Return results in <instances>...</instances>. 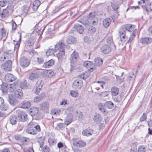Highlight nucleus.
<instances>
[{"mask_svg":"<svg viewBox=\"0 0 152 152\" xmlns=\"http://www.w3.org/2000/svg\"><path fill=\"white\" fill-rule=\"evenodd\" d=\"M135 39V37L130 36V37L129 38V39L128 40L126 44H131L132 42Z\"/></svg>","mask_w":152,"mask_h":152,"instance_id":"57","label":"nucleus"},{"mask_svg":"<svg viewBox=\"0 0 152 152\" xmlns=\"http://www.w3.org/2000/svg\"><path fill=\"white\" fill-rule=\"evenodd\" d=\"M15 97L19 99H22L23 96V93L20 89H17L14 92Z\"/></svg>","mask_w":152,"mask_h":152,"instance_id":"11","label":"nucleus"},{"mask_svg":"<svg viewBox=\"0 0 152 152\" xmlns=\"http://www.w3.org/2000/svg\"><path fill=\"white\" fill-rule=\"evenodd\" d=\"M55 53V50L53 49H48L46 53V55L47 56L52 55Z\"/></svg>","mask_w":152,"mask_h":152,"instance_id":"35","label":"nucleus"},{"mask_svg":"<svg viewBox=\"0 0 152 152\" xmlns=\"http://www.w3.org/2000/svg\"><path fill=\"white\" fill-rule=\"evenodd\" d=\"M35 123L33 121H31L28 124V127H31V128H33V127L35 126Z\"/></svg>","mask_w":152,"mask_h":152,"instance_id":"60","label":"nucleus"},{"mask_svg":"<svg viewBox=\"0 0 152 152\" xmlns=\"http://www.w3.org/2000/svg\"><path fill=\"white\" fill-rule=\"evenodd\" d=\"M98 107L99 109L102 112H105L106 110L105 109L104 107V105L102 104H99L98 105Z\"/></svg>","mask_w":152,"mask_h":152,"instance_id":"46","label":"nucleus"},{"mask_svg":"<svg viewBox=\"0 0 152 152\" xmlns=\"http://www.w3.org/2000/svg\"><path fill=\"white\" fill-rule=\"evenodd\" d=\"M12 65V61L9 59L2 65L1 68L5 71H10L11 69Z\"/></svg>","mask_w":152,"mask_h":152,"instance_id":"5","label":"nucleus"},{"mask_svg":"<svg viewBox=\"0 0 152 152\" xmlns=\"http://www.w3.org/2000/svg\"><path fill=\"white\" fill-rule=\"evenodd\" d=\"M73 116L72 115H69L67 116L64 121V123L66 125H69L72 121Z\"/></svg>","mask_w":152,"mask_h":152,"instance_id":"21","label":"nucleus"},{"mask_svg":"<svg viewBox=\"0 0 152 152\" xmlns=\"http://www.w3.org/2000/svg\"><path fill=\"white\" fill-rule=\"evenodd\" d=\"M22 9L24 12H27L29 9V7L27 5H24L23 6Z\"/></svg>","mask_w":152,"mask_h":152,"instance_id":"58","label":"nucleus"},{"mask_svg":"<svg viewBox=\"0 0 152 152\" xmlns=\"http://www.w3.org/2000/svg\"><path fill=\"white\" fill-rule=\"evenodd\" d=\"M15 88V86L11 84L9 85L8 87L9 90L10 92H12L14 91V88Z\"/></svg>","mask_w":152,"mask_h":152,"instance_id":"56","label":"nucleus"},{"mask_svg":"<svg viewBox=\"0 0 152 152\" xmlns=\"http://www.w3.org/2000/svg\"><path fill=\"white\" fill-rule=\"evenodd\" d=\"M90 68L89 69V71L92 72L94 70L96 69L97 66L95 65V64H93V63L92 62L91 66Z\"/></svg>","mask_w":152,"mask_h":152,"instance_id":"52","label":"nucleus"},{"mask_svg":"<svg viewBox=\"0 0 152 152\" xmlns=\"http://www.w3.org/2000/svg\"><path fill=\"white\" fill-rule=\"evenodd\" d=\"M28 140V139L27 137H22L20 141L23 144H26Z\"/></svg>","mask_w":152,"mask_h":152,"instance_id":"48","label":"nucleus"},{"mask_svg":"<svg viewBox=\"0 0 152 152\" xmlns=\"http://www.w3.org/2000/svg\"><path fill=\"white\" fill-rule=\"evenodd\" d=\"M102 52L104 54H107L111 51V48L108 45H105L103 46L101 49Z\"/></svg>","mask_w":152,"mask_h":152,"instance_id":"12","label":"nucleus"},{"mask_svg":"<svg viewBox=\"0 0 152 152\" xmlns=\"http://www.w3.org/2000/svg\"><path fill=\"white\" fill-rule=\"evenodd\" d=\"M79 57L78 54L75 51L71 55L69 58V60L71 63H74L76 62L78 59Z\"/></svg>","mask_w":152,"mask_h":152,"instance_id":"7","label":"nucleus"},{"mask_svg":"<svg viewBox=\"0 0 152 152\" xmlns=\"http://www.w3.org/2000/svg\"><path fill=\"white\" fill-rule=\"evenodd\" d=\"M12 30H15L17 27V25L15 21H13L12 22Z\"/></svg>","mask_w":152,"mask_h":152,"instance_id":"64","label":"nucleus"},{"mask_svg":"<svg viewBox=\"0 0 152 152\" xmlns=\"http://www.w3.org/2000/svg\"><path fill=\"white\" fill-rule=\"evenodd\" d=\"M36 61L39 64H42L44 62V58L42 57H37Z\"/></svg>","mask_w":152,"mask_h":152,"instance_id":"49","label":"nucleus"},{"mask_svg":"<svg viewBox=\"0 0 152 152\" xmlns=\"http://www.w3.org/2000/svg\"><path fill=\"white\" fill-rule=\"evenodd\" d=\"M0 108L2 110H6L8 108V107L5 105H4L3 103L0 104Z\"/></svg>","mask_w":152,"mask_h":152,"instance_id":"54","label":"nucleus"},{"mask_svg":"<svg viewBox=\"0 0 152 152\" xmlns=\"http://www.w3.org/2000/svg\"><path fill=\"white\" fill-rule=\"evenodd\" d=\"M70 94L72 97H76L78 95V93L77 91L71 90L70 92Z\"/></svg>","mask_w":152,"mask_h":152,"instance_id":"41","label":"nucleus"},{"mask_svg":"<svg viewBox=\"0 0 152 152\" xmlns=\"http://www.w3.org/2000/svg\"><path fill=\"white\" fill-rule=\"evenodd\" d=\"M40 4V1L39 0H35L33 3V9L34 10H37Z\"/></svg>","mask_w":152,"mask_h":152,"instance_id":"27","label":"nucleus"},{"mask_svg":"<svg viewBox=\"0 0 152 152\" xmlns=\"http://www.w3.org/2000/svg\"><path fill=\"white\" fill-rule=\"evenodd\" d=\"M92 63V62L91 61H86L83 63V65L85 67L87 68H89L91 66Z\"/></svg>","mask_w":152,"mask_h":152,"instance_id":"36","label":"nucleus"},{"mask_svg":"<svg viewBox=\"0 0 152 152\" xmlns=\"http://www.w3.org/2000/svg\"><path fill=\"white\" fill-rule=\"evenodd\" d=\"M45 93H41L39 95L36 96L34 99V101L35 102H38L42 101L45 97Z\"/></svg>","mask_w":152,"mask_h":152,"instance_id":"14","label":"nucleus"},{"mask_svg":"<svg viewBox=\"0 0 152 152\" xmlns=\"http://www.w3.org/2000/svg\"><path fill=\"white\" fill-rule=\"evenodd\" d=\"M35 41V39L32 38L30 39L27 42V45L29 46H32Z\"/></svg>","mask_w":152,"mask_h":152,"instance_id":"38","label":"nucleus"},{"mask_svg":"<svg viewBox=\"0 0 152 152\" xmlns=\"http://www.w3.org/2000/svg\"><path fill=\"white\" fill-rule=\"evenodd\" d=\"M39 76V75L38 73L35 72L32 73L29 76V78L31 80H34L37 78Z\"/></svg>","mask_w":152,"mask_h":152,"instance_id":"28","label":"nucleus"},{"mask_svg":"<svg viewBox=\"0 0 152 152\" xmlns=\"http://www.w3.org/2000/svg\"><path fill=\"white\" fill-rule=\"evenodd\" d=\"M134 26L132 25H126L124 26V28L125 30H127L129 31H131L133 30Z\"/></svg>","mask_w":152,"mask_h":152,"instance_id":"33","label":"nucleus"},{"mask_svg":"<svg viewBox=\"0 0 152 152\" xmlns=\"http://www.w3.org/2000/svg\"><path fill=\"white\" fill-rule=\"evenodd\" d=\"M111 7L114 10H117L119 7V5L116 3H111Z\"/></svg>","mask_w":152,"mask_h":152,"instance_id":"51","label":"nucleus"},{"mask_svg":"<svg viewBox=\"0 0 152 152\" xmlns=\"http://www.w3.org/2000/svg\"><path fill=\"white\" fill-rule=\"evenodd\" d=\"M75 29L80 34H82L84 31L83 28L81 25L79 24H75L74 26Z\"/></svg>","mask_w":152,"mask_h":152,"instance_id":"19","label":"nucleus"},{"mask_svg":"<svg viewBox=\"0 0 152 152\" xmlns=\"http://www.w3.org/2000/svg\"><path fill=\"white\" fill-rule=\"evenodd\" d=\"M93 120L95 123L99 124V126L100 129L104 127L103 124L102 123L103 118L98 113L95 114L94 116Z\"/></svg>","mask_w":152,"mask_h":152,"instance_id":"2","label":"nucleus"},{"mask_svg":"<svg viewBox=\"0 0 152 152\" xmlns=\"http://www.w3.org/2000/svg\"><path fill=\"white\" fill-rule=\"evenodd\" d=\"M93 14L91 13H90L89 14V23L91 24H92L94 25H95L97 24V22L91 17L92 16Z\"/></svg>","mask_w":152,"mask_h":152,"instance_id":"29","label":"nucleus"},{"mask_svg":"<svg viewBox=\"0 0 152 152\" xmlns=\"http://www.w3.org/2000/svg\"><path fill=\"white\" fill-rule=\"evenodd\" d=\"M65 128L64 124L60 123L57 124L56 127V129L58 130H62Z\"/></svg>","mask_w":152,"mask_h":152,"instance_id":"37","label":"nucleus"},{"mask_svg":"<svg viewBox=\"0 0 152 152\" xmlns=\"http://www.w3.org/2000/svg\"><path fill=\"white\" fill-rule=\"evenodd\" d=\"M21 137L20 135L19 134H16L14 136L15 138L17 140L20 141Z\"/></svg>","mask_w":152,"mask_h":152,"instance_id":"63","label":"nucleus"},{"mask_svg":"<svg viewBox=\"0 0 152 152\" xmlns=\"http://www.w3.org/2000/svg\"><path fill=\"white\" fill-rule=\"evenodd\" d=\"M82 80L77 79L74 82L72 87L76 89H80L82 86Z\"/></svg>","mask_w":152,"mask_h":152,"instance_id":"9","label":"nucleus"},{"mask_svg":"<svg viewBox=\"0 0 152 152\" xmlns=\"http://www.w3.org/2000/svg\"><path fill=\"white\" fill-rule=\"evenodd\" d=\"M146 150L144 146H140L138 148V152H145Z\"/></svg>","mask_w":152,"mask_h":152,"instance_id":"53","label":"nucleus"},{"mask_svg":"<svg viewBox=\"0 0 152 152\" xmlns=\"http://www.w3.org/2000/svg\"><path fill=\"white\" fill-rule=\"evenodd\" d=\"M30 63L29 60L25 57H23L20 58V66L23 67H27Z\"/></svg>","mask_w":152,"mask_h":152,"instance_id":"4","label":"nucleus"},{"mask_svg":"<svg viewBox=\"0 0 152 152\" xmlns=\"http://www.w3.org/2000/svg\"><path fill=\"white\" fill-rule=\"evenodd\" d=\"M9 54L5 53L1 56L0 57V60L1 61H7L9 59Z\"/></svg>","mask_w":152,"mask_h":152,"instance_id":"24","label":"nucleus"},{"mask_svg":"<svg viewBox=\"0 0 152 152\" xmlns=\"http://www.w3.org/2000/svg\"><path fill=\"white\" fill-rule=\"evenodd\" d=\"M96 31L95 28L93 26L89 27L88 29V32L90 33L93 34Z\"/></svg>","mask_w":152,"mask_h":152,"instance_id":"43","label":"nucleus"},{"mask_svg":"<svg viewBox=\"0 0 152 152\" xmlns=\"http://www.w3.org/2000/svg\"><path fill=\"white\" fill-rule=\"evenodd\" d=\"M44 73L49 77H52L54 75V72L50 70H45L44 71Z\"/></svg>","mask_w":152,"mask_h":152,"instance_id":"31","label":"nucleus"},{"mask_svg":"<svg viewBox=\"0 0 152 152\" xmlns=\"http://www.w3.org/2000/svg\"><path fill=\"white\" fill-rule=\"evenodd\" d=\"M107 44L115 46V45L113 44V39L112 37H108L107 39Z\"/></svg>","mask_w":152,"mask_h":152,"instance_id":"47","label":"nucleus"},{"mask_svg":"<svg viewBox=\"0 0 152 152\" xmlns=\"http://www.w3.org/2000/svg\"><path fill=\"white\" fill-rule=\"evenodd\" d=\"M146 116L145 113L143 114L142 117L140 118V121H144L146 120Z\"/></svg>","mask_w":152,"mask_h":152,"instance_id":"61","label":"nucleus"},{"mask_svg":"<svg viewBox=\"0 0 152 152\" xmlns=\"http://www.w3.org/2000/svg\"><path fill=\"white\" fill-rule=\"evenodd\" d=\"M26 132L30 134L34 135L36 134V132L34 131V129L31 127H28L26 130Z\"/></svg>","mask_w":152,"mask_h":152,"instance_id":"32","label":"nucleus"},{"mask_svg":"<svg viewBox=\"0 0 152 152\" xmlns=\"http://www.w3.org/2000/svg\"><path fill=\"white\" fill-rule=\"evenodd\" d=\"M109 93L108 91L102 92L101 93H97V94L98 96H101L102 97H104L107 96Z\"/></svg>","mask_w":152,"mask_h":152,"instance_id":"40","label":"nucleus"},{"mask_svg":"<svg viewBox=\"0 0 152 152\" xmlns=\"http://www.w3.org/2000/svg\"><path fill=\"white\" fill-rule=\"evenodd\" d=\"M49 107V103L46 102H42L40 104V108L42 110L48 109Z\"/></svg>","mask_w":152,"mask_h":152,"instance_id":"22","label":"nucleus"},{"mask_svg":"<svg viewBox=\"0 0 152 152\" xmlns=\"http://www.w3.org/2000/svg\"><path fill=\"white\" fill-rule=\"evenodd\" d=\"M34 131L36 132V134L38 132H39L41 131L40 126L39 125H35L34 126Z\"/></svg>","mask_w":152,"mask_h":152,"instance_id":"55","label":"nucleus"},{"mask_svg":"<svg viewBox=\"0 0 152 152\" xmlns=\"http://www.w3.org/2000/svg\"><path fill=\"white\" fill-rule=\"evenodd\" d=\"M93 130L90 129L84 130L82 132V134L83 135L86 136H90L93 133Z\"/></svg>","mask_w":152,"mask_h":152,"instance_id":"23","label":"nucleus"},{"mask_svg":"<svg viewBox=\"0 0 152 152\" xmlns=\"http://www.w3.org/2000/svg\"><path fill=\"white\" fill-rule=\"evenodd\" d=\"M61 112V110L59 109H56L51 110V113L54 115H57Z\"/></svg>","mask_w":152,"mask_h":152,"instance_id":"42","label":"nucleus"},{"mask_svg":"<svg viewBox=\"0 0 152 152\" xmlns=\"http://www.w3.org/2000/svg\"><path fill=\"white\" fill-rule=\"evenodd\" d=\"M119 92V89L117 87L114 86L111 89V93L112 96H115L117 95Z\"/></svg>","mask_w":152,"mask_h":152,"instance_id":"20","label":"nucleus"},{"mask_svg":"<svg viewBox=\"0 0 152 152\" xmlns=\"http://www.w3.org/2000/svg\"><path fill=\"white\" fill-rule=\"evenodd\" d=\"M126 31L124 28H121L119 30V34L121 40L122 42L125 41L127 39L126 35Z\"/></svg>","mask_w":152,"mask_h":152,"instance_id":"6","label":"nucleus"},{"mask_svg":"<svg viewBox=\"0 0 152 152\" xmlns=\"http://www.w3.org/2000/svg\"><path fill=\"white\" fill-rule=\"evenodd\" d=\"M96 82L98 84V86L102 87V88H104L103 85L105 84L104 82L102 81H97Z\"/></svg>","mask_w":152,"mask_h":152,"instance_id":"59","label":"nucleus"},{"mask_svg":"<svg viewBox=\"0 0 152 152\" xmlns=\"http://www.w3.org/2000/svg\"><path fill=\"white\" fill-rule=\"evenodd\" d=\"M8 87V86L7 84L6 83L3 84L1 87L2 91L4 92H6L7 90Z\"/></svg>","mask_w":152,"mask_h":152,"instance_id":"45","label":"nucleus"},{"mask_svg":"<svg viewBox=\"0 0 152 152\" xmlns=\"http://www.w3.org/2000/svg\"><path fill=\"white\" fill-rule=\"evenodd\" d=\"M95 64L97 67L100 66L102 64L103 61L100 58H96L94 60Z\"/></svg>","mask_w":152,"mask_h":152,"instance_id":"26","label":"nucleus"},{"mask_svg":"<svg viewBox=\"0 0 152 152\" xmlns=\"http://www.w3.org/2000/svg\"><path fill=\"white\" fill-rule=\"evenodd\" d=\"M15 79L13 75L11 73L6 74L5 77V80L7 82H10L13 81Z\"/></svg>","mask_w":152,"mask_h":152,"instance_id":"13","label":"nucleus"},{"mask_svg":"<svg viewBox=\"0 0 152 152\" xmlns=\"http://www.w3.org/2000/svg\"><path fill=\"white\" fill-rule=\"evenodd\" d=\"M31 105V103L29 102H27L24 103L22 105L21 107L23 108H27Z\"/></svg>","mask_w":152,"mask_h":152,"instance_id":"39","label":"nucleus"},{"mask_svg":"<svg viewBox=\"0 0 152 152\" xmlns=\"http://www.w3.org/2000/svg\"><path fill=\"white\" fill-rule=\"evenodd\" d=\"M108 107L109 109H112L114 107V104L113 102L111 101H107L104 104Z\"/></svg>","mask_w":152,"mask_h":152,"instance_id":"34","label":"nucleus"},{"mask_svg":"<svg viewBox=\"0 0 152 152\" xmlns=\"http://www.w3.org/2000/svg\"><path fill=\"white\" fill-rule=\"evenodd\" d=\"M139 41L142 45H147L152 42V38L148 37L142 38L140 39Z\"/></svg>","mask_w":152,"mask_h":152,"instance_id":"8","label":"nucleus"},{"mask_svg":"<svg viewBox=\"0 0 152 152\" xmlns=\"http://www.w3.org/2000/svg\"><path fill=\"white\" fill-rule=\"evenodd\" d=\"M65 45L64 43L59 42L57 43L55 46V51H58L57 56L59 61H61L64 56L65 51L64 48Z\"/></svg>","mask_w":152,"mask_h":152,"instance_id":"1","label":"nucleus"},{"mask_svg":"<svg viewBox=\"0 0 152 152\" xmlns=\"http://www.w3.org/2000/svg\"><path fill=\"white\" fill-rule=\"evenodd\" d=\"M54 63V61L53 59H51L45 63L43 66L45 68H48L52 66Z\"/></svg>","mask_w":152,"mask_h":152,"instance_id":"16","label":"nucleus"},{"mask_svg":"<svg viewBox=\"0 0 152 152\" xmlns=\"http://www.w3.org/2000/svg\"><path fill=\"white\" fill-rule=\"evenodd\" d=\"M112 21V19L110 18H107L104 19L103 22V26L105 28H107L110 25Z\"/></svg>","mask_w":152,"mask_h":152,"instance_id":"18","label":"nucleus"},{"mask_svg":"<svg viewBox=\"0 0 152 152\" xmlns=\"http://www.w3.org/2000/svg\"><path fill=\"white\" fill-rule=\"evenodd\" d=\"M13 46H14V50L15 51H17L19 47V45L18 43L17 42L16 45H14L13 44H12Z\"/></svg>","mask_w":152,"mask_h":152,"instance_id":"62","label":"nucleus"},{"mask_svg":"<svg viewBox=\"0 0 152 152\" xmlns=\"http://www.w3.org/2000/svg\"><path fill=\"white\" fill-rule=\"evenodd\" d=\"M9 120L11 124L12 125H14L16 124L17 120V118L16 116L12 115L10 116Z\"/></svg>","mask_w":152,"mask_h":152,"instance_id":"25","label":"nucleus"},{"mask_svg":"<svg viewBox=\"0 0 152 152\" xmlns=\"http://www.w3.org/2000/svg\"><path fill=\"white\" fill-rule=\"evenodd\" d=\"M74 39L71 37H69L66 40L67 42L69 44H72L74 43Z\"/></svg>","mask_w":152,"mask_h":152,"instance_id":"50","label":"nucleus"},{"mask_svg":"<svg viewBox=\"0 0 152 152\" xmlns=\"http://www.w3.org/2000/svg\"><path fill=\"white\" fill-rule=\"evenodd\" d=\"M78 21L84 25H87L89 23V20L87 18H83L79 20Z\"/></svg>","mask_w":152,"mask_h":152,"instance_id":"30","label":"nucleus"},{"mask_svg":"<svg viewBox=\"0 0 152 152\" xmlns=\"http://www.w3.org/2000/svg\"><path fill=\"white\" fill-rule=\"evenodd\" d=\"M17 112L19 121L24 122L27 120L28 119L27 115L26 113L19 110H17Z\"/></svg>","mask_w":152,"mask_h":152,"instance_id":"3","label":"nucleus"},{"mask_svg":"<svg viewBox=\"0 0 152 152\" xmlns=\"http://www.w3.org/2000/svg\"><path fill=\"white\" fill-rule=\"evenodd\" d=\"M39 111V109L37 107H33L31 108L29 110V114L32 116L37 114Z\"/></svg>","mask_w":152,"mask_h":152,"instance_id":"17","label":"nucleus"},{"mask_svg":"<svg viewBox=\"0 0 152 152\" xmlns=\"http://www.w3.org/2000/svg\"><path fill=\"white\" fill-rule=\"evenodd\" d=\"M9 102L12 105L15 106L18 104V101L12 95L9 96L8 99Z\"/></svg>","mask_w":152,"mask_h":152,"instance_id":"10","label":"nucleus"},{"mask_svg":"<svg viewBox=\"0 0 152 152\" xmlns=\"http://www.w3.org/2000/svg\"><path fill=\"white\" fill-rule=\"evenodd\" d=\"M73 144L76 147H82L85 145L86 143L82 141H75L73 142Z\"/></svg>","mask_w":152,"mask_h":152,"instance_id":"15","label":"nucleus"},{"mask_svg":"<svg viewBox=\"0 0 152 152\" xmlns=\"http://www.w3.org/2000/svg\"><path fill=\"white\" fill-rule=\"evenodd\" d=\"M6 35V33L5 31L3 28H2L0 31V38L1 39H2L3 37L5 36Z\"/></svg>","mask_w":152,"mask_h":152,"instance_id":"44","label":"nucleus"}]
</instances>
